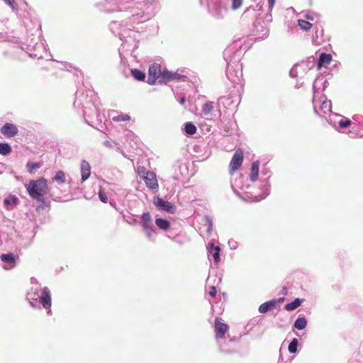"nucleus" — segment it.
I'll list each match as a JSON object with an SVG mask.
<instances>
[{"label":"nucleus","instance_id":"1","mask_svg":"<svg viewBox=\"0 0 363 363\" xmlns=\"http://www.w3.org/2000/svg\"><path fill=\"white\" fill-rule=\"evenodd\" d=\"M48 190L47 181L44 178L30 181L27 187L30 197L40 202H44V196L48 193Z\"/></svg>","mask_w":363,"mask_h":363},{"label":"nucleus","instance_id":"2","mask_svg":"<svg viewBox=\"0 0 363 363\" xmlns=\"http://www.w3.org/2000/svg\"><path fill=\"white\" fill-rule=\"evenodd\" d=\"M243 160V151L240 148L237 149L229 164V174L230 175H233L240 168Z\"/></svg>","mask_w":363,"mask_h":363},{"label":"nucleus","instance_id":"3","mask_svg":"<svg viewBox=\"0 0 363 363\" xmlns=\"http://www.w3.org/2000/svg\"><path fill=\"white\" fill-rule=\"evenodd\" d=\"M153 203L158 209L164 211L169 213H174L177 209L174 204L169 201H164L159 196L154 197Z\"/></svg>","mask_w":363,"mask_h":363},{"label":"nucleus","instance_id":"4","mask_svg":"<svg viewBox=\"0 0 363 363\" xmlns=\"http://www.w3.org/2000/svg\"><path fill=\"white\" fill-rule=\"evenodd\" d=\"M161 74L160 65L155 63L150 65L148 70L147 83L150 85L155 84L157 79H160Z\"/></svg>","mask_w":363,"mask_h":363},{"label":"nucleus","instance_id":"5","mask_svg":"<svg viewBox=\"0 0 363 363\" xmlns=\"http://www.w3.org/2000/svg\"><path fill=\"white\" fill-rule=\"evenodd\" d=\"M184 77L177 72H173L167 69L162 70L161 78L159 80L160 84H167L171 81H179Z\"/></svg>","mask_w":363,"mask_h":363},{"label":"nucleus","instance_id":"6","mask_svg":"<svg viewBox=\"0 0 363 363\" xmlns=\"http://www.w3.org/2000/svg\"><path fill=\"white\" fill-rule=\"evenodd\" d=\"M228 325L222 322L220 318H216L215 319V333L216 339H222L225 337L226 332L228 330Z\"/></svg>","mask_w":363,"mask_h":363},{"label":"nucleus","instance_id":"7","mask_svg":"<svg viewBox=\"0 0 363 363\" xmlns=\"http://www.w3.org/2000/svg\"><path fill=\"white\" fill-rule=\"evenodd\" d=\"M143 181L145 183L146 186L153 191H157L159 189V184L157 178V175L154 172H150L147 174V176L143 178Z\"/></svg>","mask_w":363,"mask_h":363},{"label":"nucleus","instance_id":"8","mask_svg":"<svg viewBox=\"0 0 363 363\" xmlns=\"http://www.w3.org/2000/svg\"><path fill=\"white\" fill-rule=\"evenodd\" d=\"M40 302L43 306L46 309H50L52 304L51 296L48 288L44 287L41 290V295L40 297ZM50 312L49 310L48 313Z\"/></svg>","mask_w":363,"mask_h":363},{"label":"nucleus","instance_id":"9","mask_svg":"<svg viewBox=\"0 0 363 363\" xmlns=\"http://www.w3.org/2000/svg\"><path fill=\"white\" fill-rule=\"evenodd\" d=\"M1 133L6 138H12L18 134V128L17 127L9 123H5L1 128Z\"/></svg>","mask_w":363,"mask_h":363},{"label":"nucleus","instance_id":"10","mask_svg":"<svg viewBox=\"0 0 363 363\" xmlns=\"http://www.w3.org/2000/svg\"><path fill=\"white\" fill-rule=\"evenodd\" d=\"M81 174L83 182L86 181L91 174V166L86 160H83L81 163Z\"/></svg>","mask_w":363,"mask_h":363},{"label":"nucleus","instance_id":"11","mask_svg":"<svg viewBox=\"0 0 363 363\" xmlns=\"http://www.w3.org/2000/svg\"><path fill=\"white\" fill-rule=\"evenodd\" d=\"M209 254H211L215 261L218 263L220 262V248L218 246H215L213 243H211L208 247Z\"/></svg>","mask_w":363,"mask_h":363},{"label":"nucleus","instance_id":"12","mask_svg":"<svg viewBox=\"0 0 363 363\" xmlns=\"http://www.w3.org/2000/svg\"><path fill=\"white\" fill-rule=\"evenodd\" d=\"M277 300H271L267 302L262 303L259 307V312L261 313H264L267 312L269 310H271L277 306Z\"/></svg>","mask_w":363,"mask_h":363},{"label":"nucleus","instance_id":"13","mask_svg":"<svg viewBox=\"0 0 363 363\" xmlns=\"http://www.w3.org/2000/svg\"><path fill=\"white\" fill-rule=\"evenodd\" d=\"M332 60V55L330 54L322 53L318 60V68L320 69L323 66L328 65Z\"/></svg>","mask_w":363,"mask_h":363},{"label":"nucleus","instance_id":"14","mask_svg":"<svg viewBox=\"0 0 363 363\" xmlns=\"http://www.w3.org/2000/svg\"><path fill=\"white\" fill-rule=\"evenodd\" d=\"M156 225L161 230H166L169 228L170 223L167 220L157 218L155 219Z\"/></svg>","mask_w":363,"mask_h":363},{"label":"nucleus","instance_id":"15","mask_svg":"<svg viewBox=\"0 0 363 363\" xmlns=\"http://www.w3.org/2000/svg\"><path fill=\"white\" fill-rule=\"evenodd\" d=\"M214 109L213 102L208 101L202 106V112L205 116H211Z\"/></svg>","mask_w":363,"mask_h":363},{"label":"nucleus","instance_id":"16","mask_svg":"<svg viewBox=\"0 0 363 363\" xmlns=\"http://www.w3.org/2000/svg\"><path fill=\"white\" fill-rule=\"evenodd\" d=\"M141 223L143 228L152 225L151 215L149 212H145L143 213L141 216Z\"/></svg>","mask_w":363,"mask_h":363},{"label":"nucleus","instance_id":"17","mask_svg":"<svg viewBox=\"0 0 363 363\" xmlns=\"http://www.w3.org/2000/svg\"><path fill=\"white\" fill-rule=\"evenodd\" d=\"M302 303V300L298 298H296L294 301L289 303L284 306L286 311H291L297 308Z\"/></svg>","mask_w":363,"mask_h":363},{"label":"nucleus","instance_id":"18","mask_svg":"<svg viewBox=\"0 0 363 363\" xmlns=\"http://www.w3.org/2000/svg\"><path fill=\"white\" fill-rule=\"evenodd\" d=\"M259 163L257 162H255L252 163L251 167V180L255 182L257 180L259 174Z\"/></svg>","mask_w":363,"mask_h":363},{"label":"nucleus","instance_id":"19","mask_svg":"<svg viewBox=\"0 0 363 363\" xmlns=\"http://www.w3.org/2000/svg\"><path fill=\"white\" fill-rule=\"evenodd\" d=\"M306 325L307 320L304 317H298L294 323V328L298 330H303L306 327Z\"/></svg>","mask_w":363,"mask_h":363},{"label":"nucleus","instance_id":"20","mask_svg":"<svg viewBox=\"0 0 363 363\" xmlns=\"http://www.w3.org/2000/svg\"><path fill=\"white\" fill-rule=\"evenodd\" d=\"M197 128L195 125L189 122L184 125V131L186 134L192 135L196 133Z\"/></svg>","mask_w":363,"mask_h":363},{"label":"nucleus","instance_id":"21","mask_svg":"<svg viewBox=\"0 0 363 363\" xmlns=\"http://www.w3.org/2000/svg\"><path fill=\"white\" fill-rule=\"evenodd\" d=\"M131 74L138 81H143L145 78V74L138 69H132Z\"/></svg>","mask_w":363,"mask_h":363},{"label":"nucleus","instance_id":"22","mask_svg":"<svg viewBox=\"0 0 363 363\" xmlns=\"http://www.w3.org/2000/svg\"><path fill=\"white\" fill-rule=\"evenodd\" d=\"M112 120L115 122L128 121L130 120V116L128 114L120 113L113 116Z\"/></svg>","mask_w":363,"mask_h":363},{"label":"nucleus","instance_id":"23","mask_svg":"<svg viewBox=\"0 0 363 363\" xmlns=\"http://www.w3.org/2000/svg\"><path fill=\"white\" fill-rule=\"evenodd\" d=\"M1 259L4 262L13 264L15 263V258L12 253L2 254L1 255Z\"/></svg>","mask_w":363,"mask_h":363},{"label":"nucleus","instance_id":"24","mask_svg":"<svg viewBox=\"0 0 363 363\" xmlns=\"http://www.w3.org/2000/svg\"><path fill=\"white\" fill-rule=\"evenodd\" d=\"M11 152V147L7 143H0V154L7 155Z\"/></svg>","mask_w":363,"mask_h":363},{"label":"nucleus","instance_id":"25","mask_svg":"<svg viewBox=\"0 0 363 363\" xmlns=\"http://www.w3.org/2000/svg\"><path fill=\"white\" fill-rule=\"evenodd\" d=\"M298 26L303 30H308L312 27V23L305 20H298Z\"/></svg>","mask_w":363,"mask_h":363},{"label":"nucleus","instance_id":"26","mask_svg":"<svg viewBox=\"0 0 363 363\" xmlns=\"http://www.w3.org/2000/svg\"><path fill=\"white\" fill-rule=\"evenodd\" d=\"M4 203L5 206H9L11 204L16 206L18 203V199L14 196H10L8 198L4 199Z\"/></svg>","mask_w":363,"mask_h":363},{"label":"nucleus","instance_id":"27","mask_svg":"<svg viewBox=\"0 0 363 363\" xmlns=\"http://www.w3.org/2000/svg\"><path fill=\"white\" fill-rule=\"evenodd\" d=\"M298 345V340L296 338H294L289 345V352L292 354L295 353L297 351Z\"/></svg>","mask_w":363,"mask_h":363},{"label":"nucleus","instance_id":"28","mask_svg":"<svg viewBox=\"0 0 363 363\" xmlns=\"http://www.w3.org/2000/svg\"><path fill=\"white\" fill-rule=\"evenodd\" d=\"M65 179V174L62 171H58L56 173L53 180L58 183H64Z\"/></svg>","mask_w":363,"mask_h":363},{"label":"nucleus","instance_id":"29","mask_svg":"<svg viewBox=\"0 0 363 363\" xmlns=\"http://www.w3.org/2000/svg\"><path fill=\"white\" fill-rule=\"evenodd\" d=\"M137 172L138 175L140 177V178L143 180V178H145V177L147 176V174H149L150 172H152L147 171L146 168L143 166H140L137 169Z\"/></svg>","mask_w":363,"mask_h":363},{"label":"nucleus","instance_id":"30","mask_svg":"<svg viewBox=\"0 0 363 363\" xmlns=\"http://www.w3.org/2000/svg\"><path fill=\"white\" fill-rule=\"evenodd\" d=\"M26 167L28 169V172L30 173H32L34 169L39 168L40 165H39V164L35 163V162H28V163H27Z\"/></svg>","mask_w":363,"mask_h":363},{"label":"nucleus","instance_id":"31","mask_svg":"<svg viewBox=\"0 0 363 363\" xmlns=\"http://www.w3.org/2000/svg\"><path fill=\"white\" fill-rule=\"evenodd\" d=\"M99 197L103 203H106L108 202V197L106 196V192L103 189L99 190Z\"/></svg>","mask_w":363,"mask_h":363},{"label":"nucleus","instance_id":"32","mask_svg":"<svg viewBox=\"0 0 363 363\" xmlns=\"http://www.w3.org/2000/svg\"><path fill=\"white\" fill-rule=\"evenodd\" d=\"M143 230L145 231L146 234L149 238L152 237L155 234V230L153 229L152 225L143 228Z\"/></svg>","mask_w":363,"mask_h":363},{"label":"nucleus","instance_id":"33","mask_svg":"<svg viewBox=\"0 0 363 363\" xmlns=\"http://www.w3.org/2000/svg\"><path fill=\"white\" fill-rule=\"evenodd\" d=\"M242 4V0H233L232 1V9L236 10L239 9Z\"/></svg>","mask_w":363,"mask_h":363},{"label":"nucleus","instance_id":"34","mask_svg":"<svg viewBox=\"0 0 363 363\" xmlns=\"http://www.w3.org/2000/svg\"><path fill=\"white\" fill-rule=\"evenodd\" d=\"M338 124L340 128H347L351 125V121L349 119L342 120L339 121Z\"/></svg>","mask_w":363,"mask_h":363},{"label":"nucleus","instance_id":"35","mask_svg":"<svg viewBox=\"0 0 363 363\" xmlns=\"http://www.w3.org/2000/svg\"><path fill=\"white\" fill-rule=\"evenodd\" d=\"M208 294L211 297L214 298L217 294L216 288L214 286H211L209 289Z\"/></svg>","mask_w":363,"mask_h":363},{"label":"nucleus","instance_id":"36","mask_svg":"<svg viewBox=\"0 0 363 363\" xmlns=\"http://www.w3.org/2000/svg\"><path fill=\"white\" fill-rule=\"evenodd\" d=\"M5 3L9 5L12 9L16 8V4L14 0H3Z\"/></svg>","mask_w":363,"mask_h":363},{"label":"nucleus","instance_id":"37","mask_svg":"<svg viewBox=\"0 0 363 363\" xmlns=\"http://www.w3.org/2000/svg\"><path fill=\"white\" fill-rule=\"evenodd\" d=\"M269 6L272 9L275 4V0H268Z\"/></svg>","mask_w":363,"mask_h":363},{"label":"nucleus","instance_id":"38","mask_svg":"<svg viewBox=\"0 0 363 363\" xmlns=\"http://www.w3.org/2000/svg\"><path fill=\"white\" fill-rule=\"evenodd\" d=\"M306 18H307V19H308V20H313L312 16H309L308 14H307V15L306 16Z\"/></svg>","mask_w":363,"mask_h":363},{"label":"nucleus","instance_id":"39","mask_svg":"<svg viewBox=\"0 0 363 363\" xmlns=\"http://www.w3.org/2000/svg\"><path fill=\"white\" fill-rule=\"evenodd\" d=\"M184 102H185V99H184V98L181 99V100H180V103H181L182 104H184Z\"/></svg>","mask_w":363,"mask_h":363},{"label":"nucleus","instance_id":"40","mask_svg":"<svg viewBox=\"0 0 363 363\" xmlns=\"http://www.w3.org/2000/svg\"><path fill=\"white\" fill-rule=\"evenodd\" d=\"M32 299H33V300L36 301V300H37V298H35V296H33V297L32 298Z\"/></svg>","mask_w":363,"mask_h":363}]
</instances>
